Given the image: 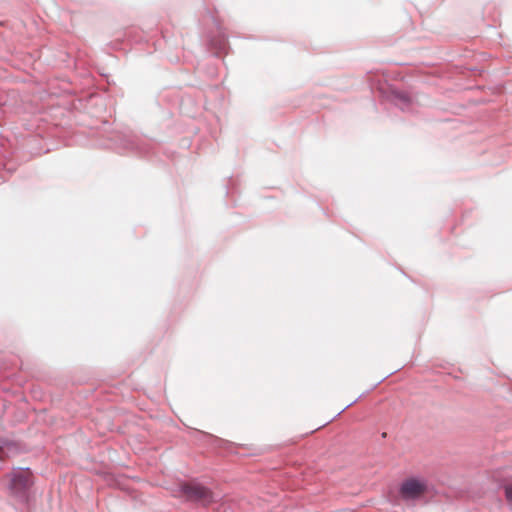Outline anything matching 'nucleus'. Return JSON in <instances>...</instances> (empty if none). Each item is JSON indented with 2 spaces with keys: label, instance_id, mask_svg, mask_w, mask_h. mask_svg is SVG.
<instances>
[{
  "label": "nucleus",
  "instance_id": "obj_1",
  "mask_svg": "<svg viewBox=\"0 0 512 512\" xmlns=\"http://www.w3.org/2000/svg\"><path fill=\"white\" fill-rule=\"evenodd\" d=\"M33 485V473L29 468L16 467L13 469L10 474L9 490L20 502H28Z\"/></svg>",
  "mask_w": 512,
  "mask_h": 512
},
{
  "label": "nucleus",
  "instance_id": "obj_2",
  "mask_svg": "<svg viewBox=\"0 0 512 512\" xmlns=\"http://www.w3.org/2000/svg\"><path fill=\"white\" fill-rule=\"evenodd\" d=\"M178 493L185 497L186 501L203 503L208 505L214 501L212 491L195 482H183L178 486Z\"/></svg>",
  "mask_w": 512,
  "mask_h": 512
},
{
  "label": "nucleus",
  "instance_id": "obj_3",
  "mask_svg": "<svg viewBox=\"0 0 512 512\" xmlns=\"http://www.w3.org/2000/svg\"><path fill=\"white\" fill-rule=\"evenodd\" d=\"M428 492V483L426 480L416 477L405 479L399 487L398 493L404 501H414Z\"/></svg>",
  "mask_w": 512,
  "mask_h": 512
},
{
  "label": "nucleus",
  "instance_id": "obj_4",
  "mask_svg": "<svg viewBox=\"0 0 512 512\" xmlns=\"http://www.w3.org/2000/svg\"><path fill=\"white\" fill-rule=\"evenodd\" d=\"M105 147L116 149L118 152L139 150L136 136L124 133H113Z\"/></svg>",
  "mask_w": 512,
  "mask_h": 512
},
{
  "label": "nucleus",
  "instance_id": "obj_5",
  "mask_svg": "<svg viewBox=\"0 0 512 512\" xmlns=\"http://www.w3.org/2000/svg\"><path fill=\"white\" fill-rule=\"evenodd\" d=\"M208 48L215 57L228 54L230 49L228 37L220 28H218L216 34L209 37Z\"/></svg>",
  "mask_w": 512,
  "mask_h": 512
},
{
  "label": "nucleus",
  "instance_id": "obj_6",
  "mask_svg": "<svg viewBox=\"0 0 512 512\" xmlns=\"http://www.w3.org/2000/svg\"><path fill=\"white\" fill-rule=\"evenodd\" d=\"M387 100L402 112H410L413 108V99L411 96L401 90L390 89L386 94Z\"/></svg>",
  "mask_w": 512,
  "mask_h": 512
},
{
  "label": "nucleus",
  "instance_id": "obj_7",
  "mask_svg": "<svg viewBox=\"0 0 512 512\" xmlns=\"http://www.w3.org/2000/svg\"><path fill=\"white\" fill-rule=\"evenodd\" d=\"M504 493L507 501L512 504V484L504 486Z\"/></svg>",
  "mask_w": 512,
  "mask_h": 512
},
{
  "label": "nucleus",
  "instance_id": "obj_8",
  "mask_svg": "<svg viewBox=\"0 0 512 512\" xmlns=\"http://www.w3.org/2000/svg\"><path fill=\"white\" fill-rule=\"evenodd\" d=\"M200 434H201L203 437H205V438H209V439H211L213 442H217V443H218V442H223V440H222V439L217 438V437H215V436H213V435H211V434H209V433L200 432Z\"/></svg>",
  "mask_w": 512,
  "mask_h": 512
},
{
  "label": "nucleus",
  "instance_id": "obj_9",
  "mask_svg": "<svg viewBox=\"0 0 512 512\" xmlns=\"http://www.w3.org/2000/svg\"><path fill=\"white\" fill-rule=\"evenodd\" d=\"M357 401V399H355L354 401H352L350 404H347V406L345 408H348L350 407L352 404H354L355 402Z\"/></svg>",
  "mask_w": 512,
  "mask_h": 512
},
{
  "label": "nucleus",
  "instance_id": "obj_10",
  "mask_svg": "<svg viewBox=\"0 0 512 512\" xmlns=\"http://www.w3.org/2000/svg\"><path fill=\"white\" fill-rule=\"evenodd\" d=\"M2 450H3V445L0 444V457H2Z\"/></svg>",
  "mask_w": 512,
  "mask_h": 512
}]
</instances>
